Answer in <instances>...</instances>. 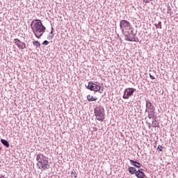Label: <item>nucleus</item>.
I'll return each mask as SVG.
<instances>
[{"mask_svg":"<svg viewBox=\"0 0 178 178\" xmlns=\"http://www.w3.org/2000/svg\"><path fill=\"white\" fill-rule=\"evenodd\" d=\"M122 35L124 37L126 41H129L130 42H138V38H136L137 33H134V29H129L128 31H125L122 33Z\"/></svg>","mask_w":178,"mask_h":178,"instance_id":"obj_1","label":"nucleus"},{"mask_svg":"<svg viewBox=\"0 0 178 178\" xmlns=\"http://www.w3.org/2000/svg\"><path fill=\"white\" fill-rule=\"evenodd\" d=\"M154 26L156 29H162V22H159L158 24H155Z\"/></svg>","mask_w":178,"mask_h":178,"instance_id":"obj_18","label":"nucleus"},{"mask_svg":"<svg viewBox=\"0 0 178 178\" xmlns=\"http://www.w3.org/2000/svg\"><path fill=\"white\" fill-rule=\"evenodd\" d=\"M143 170H144L142 169V168L137 170L136 174H135L136 177H138V178H145V177H147V176L145 175V173H144V172H143Z\"/></svg>","mask_w":178,"mask_h":178,"instance_id":"obj_9","label":"nucleus"},{"mask_svg":"<svg viewBox=\"0 0 178 178\" xmlns=\"http://www.w3.org/2000/svg\"><path fill=\"white\" fill-rule=\"evenodd\" d=\"M152 119H153V120H152L153 123H156L158 122V121H156V115L154 118H153Z\"/></svg>","mask_w":178,"mask_h":178,"instance_id":"obj_25","label":"nucleus"},{"mask_svg":"<svg viewBox=\"0 0 178 178\" xmlns=\"http://www.w3.org/2000/svg\"><path fill=\"white\" fill-rule=\"evenodd\" d=\"M1 144H3V145H4V147H6V148H9L10 145H9V142H8V140H6L5 139H1Z\"/></svg>","mask_w":178,"mask_h":178,"instance_id":"obj_16","label":"nucleus"},{"mask_svg":"<svg viewBox=\"0 0 178 178\" xmlns=\"http://www.w3.org/2000/svg\"><path fill=\"white\" fill-rule=\"evenodd\" d=\"M50 35H52L54 34V27H51V32L49 33Z\"/></svg>","mask_w":178,"mask_h":178,"instance_id":"obj_27","label":"nucleus"},{"mask_svg":"<svg viewBox=\"0 0 178 178\" xmlns=\"http://www.w3.org/2000/svg\"><path fill=\"white\" fill-rule=\"evenodd\" d=\"M152 127H159V123L157 122H152Z\"/></svg>","mask_w":178,"mask_h":178,"instance_id":"obj_21","label":"nucleus"},{"mask_svg":"<svg viewBox=\"0 0 178 178\" xmlns=\"http://www.w3.org/2000/svg\"><path fill=\"white\" fill-rule=\"evenodd\" d=\"M0 178H1V177H0Z\"/></svg>","mask_w":178,"mask_h":178,"instance_id":"obj_33","label":"nucleus"},{"mask_svg":"<svg viewBox=\"0 0 178 178\" xmlns=\"http://www.w3.org/2000/svg\"><path fill=\"white\" fill-rule=\"evenodd\" d=\"M48 163V159L46 158L42 160V161H39V163H37V166H38L39 169H43V170H47L50 168Z\"/></svg>","mask_w":178,"mask_h":178,"instance_id":"obj_7","label":"nucleus"},{"mask_svg":"<svg viewBox=\"0 0 178 178\" xmlns=\"http://www.w3.org/2000/svg\"><path fill=\"white\" fill-rule=\"evenodd\" d=\"M98 99L97 97H94L92 96H91L90 95H88L87 96V100L88 101V102H93V101H97Z\"/></svg>","mask_w":178,"mask_h":178,"instance_id":"obj_15","label":"nucleus"},{"mask_svg":"<svg viewBox=\"0 0 178 178\" xmlns=\"http://www.w3.org/2000/svg\"><path fill=\"white\" fill-rule=\"evenodd\" d=\"M71 177L76 178L77 177V174L76 173V171L73 170L71 172Z\"/></svg>","mask_w":178,"mask_h":178,"instance_id":"obj_19","label":"nucleus"},{"mask_svg":"<svg viewBox=\"0 0 178 178\" xmlns=\"http://www.w3.org/2000/svg\"><path fill=\"white\" fill-rule=\"evenodd\" d=\"M172 10V8H170V6L168 7V13H169Z\"/></svg>","mask_w":178,"mask_h":178,"instance_id":"obj_28","label":"nucleus"},{"mask_svg":"<svg viewBox=\"0 0 178 178\" xmlns=\"http://www.w3.org/2000/svg\"><path fill=\"white\" fill-rule=\"evenodd\" d=\"M149 113V108H147V107H146V109H145V113Z\"/></svg>","mask_w":178,"mask_h":178,"instance_id":"obj_29","label":"nucleus"},{"mask_svg":"<svg viewBox=\"0 0 178 178\" xmlns=\"http://www.w3.org/2000/svg\"><path fill=\"white\" fill-rule=\"evenodd\" d=\"M129 162H130L131 165H132V166H134L135 168H141V163H140L139 162H137V161H136L134 160H131V159L129 160Z\"/></svg>","mask_w":178,"mask_h":178,"instance_id":"obj_12","label":"nucleus"},{"mask_svg":"<svg viewBox=\"0 0 178 178\" xmlns=\"http://www.w3.org/2000/svg\"><path fill=\"white\" fill-rule=\"evenodd\" d=\"M49 44V42H48V40H44V41L42 42V44L47 46V45H48Z\"/></svg>","mask_w":178,"mask_h":178,"instance_id":"obj_23","label":"nucleus"},{"mask_svg":"<svg viewBox=\"0 0 178 178\" xmlns=\"http://www.w3.org/2000/svg\"><path fill=\"white\" fill-rule=\"evenodd\" d=\"M35 22L34 24V27H33V23H34V22H32L31 24V28L33 31V34H35L37 33H44L45 31V30H47V28L44 26V24H42V22H41V20L40 19H35Z\"/></svg>","mask_w":178,"mask_h":178,"instance_id":"obj_2","label":"nucleus"},{"mask_svg":"<svg viewBox=\"0 0 178 178\" xmlns=\"http://www.w3.org/2000/svg\"><path fill=\"white\" fill-rule=\"evenodd\" d=\"M3 176H1V178H3Z\"/></svg>","mask_w":178,"mask_h":178,"instance_id":"obj_32","label":"nucleus"},{"mask_svg":"<svg viewBox=\"0 0 178 178\" xmlns=\"http://www.w3.org/2000/svg\"><path fill=\"white\" fill-rule=\"evenodd\" d=\"M149 75L152 80H155V76H154V75H152L151 74H149Z\"/></svg>","mask_w":178,"mask_h":178,"instance_id":"obj_26","label":"nucleus"},{"mask_svg":"<svg viewBox=\"0 0 178 178\" xmlns=\"http://www.w3.org/2000/svg\"><path fill=\"white\" fill-rule=\"evenodd\" d=\"M120 29L122 31V33H123L125 31L130 30V29H133V27H131V25L129 21L126 19H122L120 22Z\"/></svg>","mask_w":178,"mask_h":178,"instance_id":"obj_4","label":"nucleus"},{"mask_svg":"<svg viewBox=\"0 0 178 178\" xmlns=\"http://www.w3.org/2000/svg\"><path fill=\"white\" fill-rule=\"evenodd\" d=\"M33 45H34V47L35 48H40L41 47V44L40 43V42H38L37 40H34L33 42Z\"/></svg>","mask_w":178,"mask_h":178,"instance_id":"obj_17","label":"nucleus"},{"mask_svg":"<svg viewBox=\"0 0 178 178\" xmlns=\"http://www.w3.org/2000/svg\"><path fill=\"white\" fill-rule=\"evenodd\" d=\"M13 42L17 45L19 49H24V48H26V43L20 41L19 39H14Z\"/></svg>","mask_w":178,"mask_h":178,"instance_id":"obj_8","label":"nucleus"},{"mask_svg":"<svg viewBox=\"0 0 178 178\" xmlns=\"http://www.w3.org/2000/svg\"><path fill=\"white\" fill-rule=\"evenodd\" d=\"M46 158L47 156H44V155L41 153L36 155V161L38 163L41 162L42 161H43V159H46Z\"/></svg>","mask_w":178,"mask_h":178,"instance_id":"obj_11","label":"nucleus"},{"mask_svg":"<svg viewBox=\"0 0 178 178\" xmlns=\"http://www.w3.org/2000/svg\"><path fill=\"white\" fill-rule=\"evenodd\" d=\"M151 2V0H146L145 3H149Z\"/></svg>","mask_w":178,"mask_h":178,"instance_id":"obj_30","label":"nucleus"},{"mask_svg":"<svg viewBox=\"0 0 178 178\" xmlns=\"http://www.w3.org/2000/svg\"><path fill=\"white\" fill-rule=\"evenodd\" d=\"M155 110H152V111H149L147 118H149V119H152L153 118H155Z\"/></svg>","mask_w":178,"mask_h":178,"instance_id":"obj_14","label":"nucleus"},{"mask_svg":"<svg viewBox=\"0 0 178 178\" xmlns=\"http://www.w3.org/2000/svg\"><path fill=\"white\" fill-rule=\"evenodd\" d=\"M145 102H146V108L149 109V111H155V107L154 105H152V103L147 99H145Z\"/></svg>","mask_w":178,"mask_h":178,"instance_id":"obj_10","label":"nucleus"},{"mask_svg":"<svg viewBox=\"0 0 178 178\" xmlns=\"http://www.w3.org/2000/svg\"><path fill=\"white\" fill-rule=\"evenodd\" d=\"M151 127H152V125L151 124V123H149V129H151Z\"/></svg>","mask_w":178,"mask_h":178,"instance_id":"obj_31","label":"nucleus"},{"mask_svg":"<svg viewBox=\"0 0 178 178\" xmlns=\"http://www.w3.org/2000/svg\"><path fill=\"white\" fill-rule=\"evenodd\" d=\"M137 90L134 88H127L125 89L124 92V95L122 96V98L124 99H129L130 97H132V95H134V92Z\"/></svg>","mask_w":178,"mask_h":178,"instance_id":"obj_6","label":"nucleus"},{"mask_svg":"<svg viewBox=\"0 0 178 178\" xmlns=\"http://www.w3.org/2000/svg\"><path fill=\"white\" fill-rule=\"evenodd\" d=\"M128 170L130 175H136L137 173V169L135 167H129Z\"/></svg>","mask_w":178,"mask_h":178,"instance_id":"obj_13","label":"nucleus"},{"mask_svg":"<svg viewBox=\"0 0 178 178\" xmlns=\"http://www.w3.org/2000/svg\"><path fill=\"white\" fill-rule=\"evenodd\" d=\"M163 147H162L161 145H159L157 147V151H160L162 152Z\"/></svg>","mask_w":178,"mask_h":178,"instance_id":"obj_22","label":"nucleus"},{"mask_svg":"<svg viewBox=\"0 0 178 178\" xmlns=\"http://www.w3.org/2000/svg\"><path fill=\"white\" fill-rule=\"evenodd\" d=\"M52 38H54V35H49L48 36H47V40H52Z\"/></svg>","mask_w":178,"mask_h":178,"instance_id":"obj_24","label":"nucleus"},{"mask_svg":"<svg viewBox=\"0 0 178 178\" xmlns=\"http://www.w3.org/2000/svg\"><path fill=\"white\" fill-rule=\"evenodd\" d=\"M42 34H44V33L41 32L40 33V35H38L37 33H34V35L36 37V38H41V37H42Z\"/></svg>","mask_w":178,"mask_h":178,"instance_id":"obj_20","label":"nucleus"},{"mask_svg":"<svg viewBox=\"0 0 178 178\" xmlns=\"http://www.w3.org/2000/svg\"><path fill=\"white\" fill-rule=\"evenodd\" d=\"M95 116L99 122H104L105 120V109L102 106H98L94 109Z\"/></svg>","mask_w":178,"mask_h":178,"instance_id":"obj_3","label":"nucleus"},{"mask_svg":"<svg viewBox=\"0 0 178 178\" xmlns=\"http://www.w3.org/2000/svg\"><path fill=\"white\" fill-rule=\"evenodd\" d=\"M86 88H88V90H90V91H95L97 92V91H99V90H101V86H99V84H98V83H94L92 81H90L88 82V86L86 85Z\"/></svg>","mask_w":178,"mask_h":178,"instance_id":"obj_5","label":"nucleus"}]
</instances>
